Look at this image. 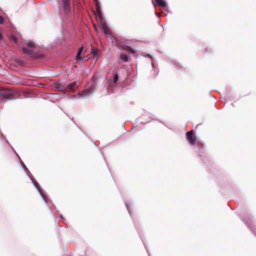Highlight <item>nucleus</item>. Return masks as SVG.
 <instances>
[{
    "instance_id": "nucleus-1",
    "label": "nucleus",
    "mask_w": 256,
    "mask_h": 256,
    "mask_svg": "<svg viewBox=\"0 0 256 256\" xmlns=\"http://www.w3.org/2000/svg\"><path fill=\"white\" fill-rule=\"evenodd\" d=\"M27 48L22 46L21 50L22 52L24 54L31 55L37 52L38 49L36 44L32 40H28L26 42Z\"/></svg>"
},
{
    "instance_id": "nucleus-2",
    "label": "nucleus",
    "mask_w": 256,
    "mask_h": 256,
    "mask_svg": "<svg viewBox=\"0 0 256 256\" xmlns=\"http://www.w3.org/2000/svg\"><path fill=\"white\" fill-rule=\"evenodd\" d=\"M58 4L62 8L65 16H68L71 11L70 0H59Z\"/></svg>"
},
{
    "instance_id": "nucleus-3",
    "label": "nucleus",
    "mask_w": 256,
    "mask_h": 256,
    "mask_svg": "<svg viewBox=\"0 0 256 256\" xmlns=\"http://www.w3.org/2000/svg\"><path fill=\"white\" fill-rule=\"evenodd\" d=\"M30 178L32 180V184H34V185L38 192L39 194L42 197V199L47 204L48 202V196L46 195L44 192H43L42 190L40 188V185L38 183L36 182V180L34 178H32V177H30Z\"/></svg>"
},
{
    "instance_id": "nucleus-4",
    "label": "nucleus",
    "mask_w": 256,
    "mask_h": 256,
    "mask_svg": "<svg viewBox=\"0 0 256 256\" xmlns=\"http://www.w3.org/2000/svg\"><path fill=\"white\" fill-rule=\"evenodd\" d=\"M186 138L192 145L195 144L196 138L192 131H190L186 132Z\"/></svg>"
},
{
    "instance_id": "nucleus-5",
    "label": "nucleus",
    "mask_w": 256,
    "mask_h": 256,
    "mask_svg": "<svg viewBox=\"0 0 256 256\" xmlns=\"http://www.w3.org/2000/svg\"><path fill=\"white\" fill-rule=\"evenodd\" d=\"M90 53L92 54L93 59L94 60V63H95L98 60V58L101 55L102 52L98 50L92 48Z\"/></svg>"
},
{
    "instance_id": "nucleus-6",
    "label": "nucleus",
    "mask_w": 256,
    "mask_h": 256,
    "mask_svg": "<svg viewBox=\"0 0 256 256\" xmlns=\"http://www.w3.org/2000/svg\"><path fill=\"white\" fill-rule=\"evenodd\" d=\"M100 28L102 30L106 36H108V34H110V33L108 30V28L106 24L104 22V20H102V18L100 16Z\"/></svg>"
},
{
    "instance_id": "nucleus-7",
    "label": "nucleus",
    "mask_w": 256,
    "mask_h": 256,
    "mask_svg": "<svg viewBox=\"0 0 256 256\" xmlns=\"http://www.w3.org/2000/svg\"><path fill=\"white\" fill-rule=\"evenodd\" d=\"M96 82H94L90 86V87L89 88L86 89L85 90H84L83 91L84 95L85 96H89L90 94H92L93 93V92H94L93 90L96 87Z\"/></svg>"
},
{
    "instance_id": "nucleus-8",
    "label": "nucleus",
    "mask_w": 256,
    "mask_h": 256,
    "mask_svg": "<svg viewBox=\"0 0 256 256\" xmlns=\"http://www.w3.org/2000/svg\"><path fill=\"white\" fill-rule=\"evenodd\" d=\"M8 92L7 90L0 88V102L8 98Z\"/></svg>"
},
{
    "instance_id": "nucleus-9",
    "label": "nucleus",
    "mask_w": 256,
    "mask_h": 256,
    "mask_svg": "<svg viewBox=\"0 0 256 256\" xmlns=\"http://www.w3.org/2000/svg\"><path fill=\"white\" fill-rule=\"evenodd\" d=\"M156 2L160 6L162 7H166L167 6V3L165 0H156Z\"/></svg>"
},
{
    "instance_id": "nucleus-10",
    "label": "nucleus",
    "mask_w": 256,
    "mask_h": 256,
    "mask_svg": "<svg viewBox=\"0 0 256 256\" xmlns=\"http://www.w3.org/2000/svg\"><path fill=\"white\" fill-rule=\"evenodd\" d=\"M82 50H83V48L82 47H80L78 50L76 56V59L77 60H81V58H80V54H82Z\"/></svg>"
},
{
    "instance_id": "nucleus-11",
    "label": "nucleus",
    "mask_w": 256,
    "mask_h": 256,
    "mask_svg": "<svg viewBox=\"0 0 256 256\" xmlns=\"http://www.w3.org/2000/svg\"><path fill=\"white\" fill-rule=\"evenodd\" d=\"M113 76V83L116 84L118 79V74L114 72H112Z\"/></svg>"
},
{
    "instance_id": "nucleus-12",
    "label": "nucleus",
    "mask_w": 256,
    "mask_h": 256,
    "mask_svg": "<svg viewBox=\"0 0 256 256\" xmlns=\"http://www.w3.org/2000/svg\"><path fill=\"white\" fill-rule=\"evenodd\" d=\"M120 58L124 62H127L128 61V56L125 54H121L120 55Z\"/></svg>"
},
{
    "instance_id": "nucleus-13",
    "label": "nucleus",
    "mask_w": 256,
    "mask_h": 256,
    "mask_svg": "<svg viewBox=\"0 0 256 256\" xmlns=\"http://www.w3.org/2000/svg\"><path fill=\"white\" fill-rule=\"evenodd\" d=\"M75 85H76V82H72L71 84H69L67 86V88L69 90H73Z\"/></svg>"
},
{
    "instance_id": "nucleus-14",
    "label": "nucleus",
    "mask_w": 256,
    "mask_h": 256,
    "mask_svg": "<svg viewBox=\"0 0 256 256\" xmlns=\"http://www.w3.org/2000/svg\"><path fill=\"white\" fill-rule=\"evenodd\" d=\"M10 40L11 42L16 43V44L18 42V39L14 36H12L10 38Z\"/></svg>"
},
{
    "instance_id": "nucleus-15",
    "label": "nucleus",
    "mask_w": 256,
    "mask_h": 256,
    "mask_svg": "<svg viewBox=\"0 0 256 256\" xmlns=\"http://www.w3.org/2000/svg\"><path fill=\"white\" fill-rule=\"evenodd\" d=\"M125 204H126L127 210H128V212L130 214L131 216L132 212H131V210H130V206H128V204L126 202H125Z\"/></svg>"
},
{
    "instance_id": "nucleus-16",
    "label": "nucleus",
    "mask_w": 256,
    "mask_h": 256,
    "mask_svg": "<svg viewBox=\"0 0 256 256\" xmlns=\"http://www.w3.org/2000/svg\"><path fill=\"white\" fill-rule=\"evenodd\" d=\"M249 221L250 222H248V221H246V222L248 225V226L250 228H253V227L252 226V224H251V220H249Z\"/></svg>"
},
{
    "instance_id": "nucleus-17",
    "label": "nucleus",
    "mask_w": 256,
    "mask_h": 256,
    "mask_svg": "<svg viewBox=\"0 0 256 256\" xmlns=\"http://www.w3.org/2000/svg\"><path fill=\"white\" fill-rule=\"evenodd\" d=\"M96 8L100 9V5L98 1L96 2Z\"/></svg>"
},
{
    "instance_id": "nucleus-18",
    "label": "nucleus",
    "mask_w": 256,
    "mask_h": 256,
    "mask_svg": "<svg viewBox=\"0 0 256 256\" xmlns=\"http://www.w3.org/2000/svg\"><path fill=\"white\" fill-rule=\"evenodd\" d=\"M96 13L100 16L101 13L100 9L96 8V12L94 14H96Z\"/></svg>"
},
{
    "instance_id": "nucleus-19",
    "label": "nucleus",
    "mask_w": 256,
    "mask_h": 256,
    "mask_svg": "<svg viewBox=\"0 0 256 256\" xmlns=\"http://www.w3.org/2000/svg\"><path fill=\"white\" fill-rule=\"evenodd\" d=\"M4 22V18L0 16V24H2Z\"/></svg>"
},
{
    "instance_id": "nucleus-20",
    "label": "nucleus",
    "mask_w": 256,
    "mask_h": 256,
    "mask_svg": "<svg viewBox=\"0 0 256 256\" xmlns=\"http://www.w3.org/2000/svg\"><path fill=\"white\" fill-rule=\"evenodd\" d=\"M152 67L153 68V70H155V69L156 68V66H154V64L153 62L152 63Z\"/></svg>"
},
{
    "instance_id": "nucleus-21",
    "label": "nucleus",
    "mask_w": 256,
    "mask_h": 256,
    "mask_svg": "<svg viewBox=\"0 0 256 256\" xmlns=\"http://www.w3.org/2000/svg\"><path fill=\"white\" fill-rule=\"evenodd\" d=\"M128 50L132 52H134V50H133L132 48L130 47H128Z\"/></svg>"
},
{
    "instance_id": "nucleus-22",
    "label": "nucleus",
    "mask_w": 256,
    "mask_h": 256,
    "mask_svg": "<svg viewBox=\"0 0 256 256\" xmlns=\"http://www.w3.org/2000/svg\"><path fill=\"white\" fill-rule=\"evenodd\" d=\"M22 165L24 166V169H25L26 170L28 171V168H26V166L24 164L23 162H22Z\"/></svg>"
},
{
    "instance_id": "nucleus-23",
    "label": "nucleus",
    "mask_w": 256,
    "mask_h": 256,
    "mask_svg": "<svg viewBox=\"0 0 256 256\" xmlns=\"http://www.w3.org/2000/svg\"><path fill=\"white\" fill-rule=\"evenodd\" d=\"M54 85H55V86H56V87H58V83H55V84H54Z\"/></svg>"
},
{
    "instance_id": "nucleus-24",
    "label": "nucleus",
    "mask_w": 256,
    "mask_h": 256,
    "mask_svg": "<svg viewBox=\"0 0 256 256\" xmlns=\"http://www.w3.org/2000/svg\"><path fill=\"white\" fill-rule=\"evenodd\" d=\"M146 57H148V58H152V56H150V55H147L146 56Z\"/></svg>"
},
{
    "instance_id": "nucleus-25",
    "label": "nucleus",
    "mask_w": 256,
    "mask_h": 256,
    "mask_svg": "<svg viewBox=\"0 0 256 256\" xmlns=\"http://www.w3.org/2000/svg\"><path fill=\"white\" fill-rule=\"evenodd\" d=\"M94 0L96 1V2H98V0Z\"/></svg>"
}]
</instances>
